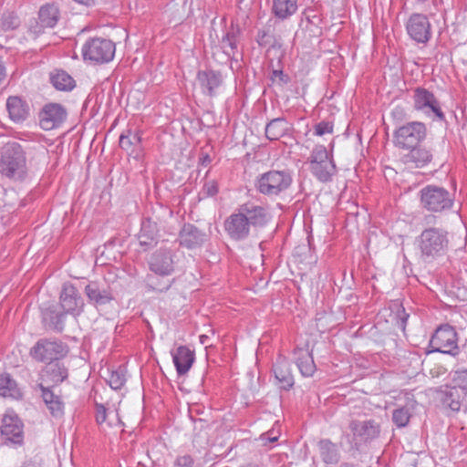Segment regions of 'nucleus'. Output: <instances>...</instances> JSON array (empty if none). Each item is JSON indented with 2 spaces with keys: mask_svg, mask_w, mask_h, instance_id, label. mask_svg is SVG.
<instances>
[{
  "mask_svg": "<svg viewBox=\"0 0 467 467\" xmlns=\"http://www.w3.org/2000/svg\"><path fill=\"white\" fill-rule=\"evenodd\" d=\"M449 245V233L443 228H426L418 237L420 257L427 264L443 258L448 253Z\"/></svg>",
  "mask_w": 467,
  "mask_h": 467,
  "instance_id": "f257e3e1",
  "label": "nucleus"
},
{
  "mask_svg": "<svg viewBox=\"0 0 467 467\" xmlns=\"http://www.w3.org/2000/svg\"><path fill=\"white\" fill-rule=\"evenodd\" d=\"M420 206L433 214H444L454 206V194L443 186L427 184L418 192Z\"/></svg>",
  "mask_w": 467,
  "mask_h": 467,
  "instance_id": "f03ea898",
  "label": "nucleus"
},
{
  "mask_svg": "<svg viewBox=\"0 0 467 467\" xmlns=\"http://www.w3.org/2000/svg\"><path fill=\"white\" fill-rule=\"evenodd\" d=\"M293 183V172L288 169L269 170L254 181L255 190L262 195L274 198L285 193Z\"/></svg>",
  "mask_w": 467,
  "mask_h": 467,
  "instance_id": "7ed1b4c3",
  "label": "nucleus"
},
{
  "mask_svg": "<svg viewBox=\"0 0 467 467\" xmlns=\"http://www.w3.org/2000/svg\"><path fill=\"white\" fill-rule=\"evenodd\" d=\"M0 171L4 176L16 181L26 177L27 173L26 152L19 143L14 141L4 147L0 157Z\"/></svg>",
  "mask_w": 467,
  "mask_h": 467,
  "instance_id": "20e7f679",
  "label": "nucleus"
},
{
  "mask_svg": "<svg viewBox=\"0 0 467 467\" xmlns=\"http://www.w3.org/2000/svg\"><path fill=\"white\" fill-rule=\"evenodd\" d=\"M307 164L311 174L323 183L332 182L337 172L333 153L329 152L324 145H316L313 148Z\"/></svg>",
  "mask_w": 467,
  "mask_h": 467,
  "instance_id": "39448f33",
  "label": "nucleus"
},
{
  "mask_svg": "<svg viewBox=\"0 0 467 467\" xmlns=\"http://www.w3.org/2000/svg\"><path fill=\"white\" fill-rule=\"evenodd\" d=\"M427 137L426 124L421 121H409L398 127L393 132V144L399 150H407L420 145Z\"/></svg>",
  "mask_w": 467,
  "mask_h": 467,
  "instance_id": "423d86ee",
  "label": "nucleus"
},
{
  "mask_svg": "<svg viewBox=\"0 0 467 467\" xmlns=\"http://www.w3.org/2000/svg\"><path fill=\"white\" fill-rule=\"evenodd\" d=\"M83 59L94 65L110 62L115 56V44L107 38L93 37L88 39L81 48Z\"/></svg>",
  "mask_w": 467,
  "mask_h": 467,
  "instance_id": "0eeeda50",
  "label": "nucleus"
},
{
  "mask_svg": "<svg viewBox=\"0 0 467 467\" xmlns=\"http://www.w3.org/2000/svg\"><path fill=\"white\" fill-rule=\"evenodd\" d=\"M413 109L421 112L427 117L434 118L439 121H446L441 103L433 92L429 89L417 87L413 89L412 95Z\"/></svg>",
  "mask_w": 467,
  "mask_h": 467,
  "instance_id": "6e6552de",
  "label": "nucleus"
},
{
  "mask_svg": "<svg viewBox=\"0 0 467 467\" xmlns=\"http://www.w3.org/2000/svg\"><path fill=\"white\" fill-rule=\"evenodd\" d=\"M0 436L3 444L20 447L24 444V423L13 410H7L2 418Z\"/></svg>",
  "mask_w": 467,
  "mask_h": 467,
  "instance_id": "1a4fd4ad",
  "label": "nucleus"
},
{
  "mask_svg": "<svg viewBox=\"0 0 467 467\" xmlns=\"http://www.w3.org/2000/svg\"><path fill=\"white\" fill-rule=\"evenodd\" d=\"M67 346L59 340L41 338L30 348L29 354L38 362H53L67 354Z\"/></svg>",
  "mask_w": 467,
  "mask_h": 467,
  "instance_id": "9d476101",
  "label": "nucleus"
},
{
  "mask_svg": "<svg viewBox=\"0 0 467 467\" xmlns=\"http://www.w3.org/2000/svg\"><path fill=\"white\" fill-rule=\"evenodd\" d=\"M176 263L177 251L166 246H161L153 252L148 261L150 270L160 275H171Z\"/></svg>",
  "mask_w": 467,
  "mask_h": 467,
  "instance_id": "9b49d317",
  "label": "nucleus"
},
{
  "mask_svg": "<svg viewBox=\"0 0 467 467\" xmlns=\"http://www.w3.org/2000/svg\"><path fill=\"white\" fill-rule=\"evenodd\" d=\"M405 27L410 39L417 44L426 45L432 37V26L424 14H411L406 22Z\"/></svg>",
  "mask_w": 467,
  "mask_h": 467,
  "instance_id": "f8f14e48",
  "label": "nucleus"
},
{
  "mask_svg": "<svg viewBox=\"0 0 467 467\" xmlns=\"http://www.w3.org/2000/svg\"><path fill=\"white\" fill-rule=\"evenodd\" d=\"M458 337L455 329L448 325L440 326L431 338L434 351L455 356L458 353Z\"/></svg>",
  "mask_w": 467,
  "mask_h": 467,
  "instance_id": "ddd939ff",
  "label": "nucleus"
},
{
  "mask_svg": "<svg viewBox=\"0 0 467 467\" xmlns=\"http://www.w3.org/2000/svg\"><path fill=\"white\" fill-rule=\"evenodd\" d=\"M223 228L230 239L244 241L249 237L251 226L238 208L223 223Z\"/></svg>",
  "mask_w": 467,
  "mask_h": 467,
  "instance_id": "4468645a",
  "label": "nucleus"
},
{
  "mask_svg": "<svg viewBox=\"0 0 467 467\" xmlns=\"http://www.w3.org/2000/svg\"><path fill=\"white\" fill-rule=\"evenodd\" d=\"M237 208L246 217V221L251 227H264L272 218L268 206L257 204L251 201L239 205Z\"/></svg>",
  "mask_w": 467,
  "mask_h": 467,
  "instance_id": "2eb2a0df",
  "label": "nucleus"
},
{
  "mask_svg": "<svg viewBox=\"0 0 467 467\" xmlns=\"http://www.w3.org/2000/svg\"><path fill=\"white\" fill-rule=\"evenodd\" d=\"M208 241L205 232L192 223H184L178 234L177 242L180 246L188 250L201 248Z\"/></svg>",
  "mask_w": 467,
  "mask_h": 467,
  "instance_id": "dca6fc26",
  "label": "nucleus"
},
{
  "mask_svg": "<svg viewBox=\"0 0 467 467\" xmlns=\"http://www.w3.org/2000/svg\"><path fill=\"white\" fill-rule=\"evenodd\" d=\"M348 428L357 442L371 441L380 433V426L374 420H353L349 422Z\"/></svg>",
  "mask_w": 467,
  "mask_h": 467,
  "instance_id": "f3484780",
  "label": "nucleus"
},
{
  "mask_svg": "<svg viewBox=\"0 0 467 467\" xmlns=\"http://www.w3.org/2000/svg\"><path fill=\"white\" fill-rule=\"evenodd\" d=\"M67 111L57 103L47 104L39 112V124L45 130L58 128L66 119Z\"/></svg>",
  "mask_w": 467,
  "mask_h": 467,
  "instance_id": "a211bd4d",
  "label": "nucleus"
},
{
  "mask_svg": "<svg viewBox=\"0 0 467 467\" xmlns=\"http://www.w3.org/2000/svg\"><path fill=\"white\" fill-rule=\"evenodd\" d=\"M273 372L276 384L281 389L289 390L295 385V379L292 374L291 364L283 356H278L273 365Z\"/></svg>",
  "mask_w": 467,
  "mask_h": 467,
  "instance_id": "6ab92c4d",
  "label": "nucleus"
},
{
  "mask_svg": "<svg viewBox=\"0 0 467 467\" xmlns=\"http://www.w3.org/2000/svg\"><path fill=\"white\" fill-rule=\"evenodd\" d=\"M407 150L408 152L402 156L401 161L410 168H424L429 165L433 159L431 150L422 147L420 144Z\"/></svg>",
  "mask_w": 467,
  "mask_h": 467,
  "instance_id": "aec40b11",
  "label": "nucleus"
},
{
  "mask_svg": "<svg viewBox=\"0 0 467 467\" xmlns=\"http://www.w3.org/2000/svg\"><path fill=\"white\" fill-rule=\"evenodd\" d=\"M68 377V369L64 363L56 360L49 362L41 373V382L43 385L47 384V387L57 386L66 380Z\"/></svg>",
  "mask_w": 467,
  "mask_h": 467,
  "instance_id": "412c9836",
  "label": "nucleus"
},
{
  "mask_svg": "<svg viewBox=\"0 0 467 467\" xmlns=\"http://www.w3.org/2000/svg\"><path fill=\"white\" fill-rule=\"evenodd\" d=\"M140 246L147 251L158 244L159 228L157 223L150 218L143 219L138 234Z\"/></svg>",
  "mask_w": 467,
  "mask_h": 467,
  "instance_id": "4be33fe9",
  "label": "nucleus"
},
{
  "mask_svg": "<svg viewBox=\"0 0 467 467\" xmlns=\"http://www.w3.org/2000/svg\"><path fill=\"white\" fill-rule=\"evenodd\" d=\"M37 388L41 391V397L45 402L49 413L56 419L64 416L65 405L59 395L54 393L50 387H46L43 383H38Z\"/></svg>",
  "mask_w": 467,
  "mask_h": 467,
  "instance_id": "5701e85b",
  "label": "nucleus"
},
{
  "mask_svg": "<svg viewBox=\"0 0 467 467\" xmlns=\"http://www.w3.org/2000/svg\"><path fill=\"white\" fill-rule=\"evenodd\" d=\"M171 354L177 374L179 376L185 375L194 362V352L186 346H180L172 350Z\"/></svg>",
  "mask_w": 467,
  "mask_h": 467,
  "instance_id": "b1692460",
  "label": "nucleus"
},
{
  "mask_svg": "<svg viewBox=\"0 0 467 467\" xmlns=\"http://www.w3.org/2000/svg\"><path fill=\"white\" fill-rule=\"evenodd\" d=\"M65 317L66 315L57 305H50L42 308V320L48 329L62 332L65 327Z\"/></svg>",
  "mask_w": 467,
  "mask_h": 467,
  "instance_id": "393cba45",
  "label": "nucleus"
},
{
  "mask_svg": "<svg viewBox=\"0 0 467 467\" xmlns=\"http://www.w3.org/2000/svg\"><path fill=\"white\" fill-rule=\"evenodd\" d=\"M437 399L444 410L458 412L462 403V396L455 388L446 386L437 391Z\"/></svg>",
  "mask_w": 467,
  "mask_h": 467,
  "instance_id": "a878e982",
  "label": "nucleus"
},
{
  "mask_svg": "<svg viewBox=\"0 0 467 467\" xmlns=\"http://www.w3.org/2000/svg\"><path fill=\"white\" fill-rule=\"evenodd\" d=\"M197 80L202 92L210 97L215 95V89L222 84V75L214 70H200Z\"/></svg>",
  "mask_w": 467,
  "mask_h": 467,
  "instance_id": "bb28decb",
  "label": "nucleus"
},
{
  "mask_svg": "<svg viewBox=\"0 0 467 467\" xmlns=\"http://www.w3.org/2000/svg\"><path fill=\"white\" fill-rule=\"evenodd\" d=\"M84 305V298L80 294H60L57 306L65 315H79Z\"/></svg>",
  "mask_w": 467,
  "mask_h": 467,
  "instance_id": "cd10ccee",
  "label": "nucleus"
},
{
  "mask_svg": "<svg viewBox=\"0 0 467 467\" xmlns=\"http://www.w3.org/2000/svg\"><path fill=\"white\" fill-rule=\"evenodd\" d=\"M60 17L58 6L55 4H47L38 11V24L41 28H53Z\"/></svg>",
  "mask_w": 467,
  "mask_h": 467,
  "instance_id": "c85d7f7f",
  "label": "nucleus"
},
{
  "mask_svg": "<svg viewBox=\"0 0 467 467\" xmlns=\"http://www.w3.org/2000/svg\"><path fill=\"white\" fill-rule=\"evenodd\" d=\"M240 29L231 26L221 40V47L228 57H234L238 53V42L240 39Z\"/></svg>",
  "mask_w": 467,
  "mask_h": 467,
  "instance_id": "c756f323",
  "label": "nucleus"
},
{
  "mask_svg": "<svg viewBox=\"0 0 467 467\" xmlns=\"http://www.w3.org/2000/svg\"><path fill=\"white\" fill-rule=\"evenodd\" d=\"M297 1L298 0H272V13L276 18L285 20L297 11Z\"/></svg>",
  "mask_w": 467,
  "mask_h": 467,
  "instance_id": "7c9ffc66",
  "label": "nucleus"
},
{
  "mask_svg": "<svg viewBox=\"0 0 467 467\" xmlns=\"http://www.w3.org/2000/svg\"><path fill=\"white\" fill-rule=\"evenodd\" d=\"M6 109L11 119L16 122L25 120L28 115V106L19 97H9L6 101Z\"/></svg>",
  "mask_w": 467,
  "mask_h": 467,
  "instance_id": "2f4dec72",
  "label": "nucleus"
},
{
  "mask_svg": "<svg viewBox=\"0 0 467 467\" xmlns=\"http://www.w3.org/2000/svg\"><path fill=\"white\" fill-rule=\"evenodd\" d=\"M49 79L53 87L60 91H70L76 86L74 78L62 69H55L50 72Z\"/></svg>",
  "mask_w": 467,
  "mask_h": 467,
  "instance_id": "473e14b6",
  "label": "nucleus"
},
{
  "mask_svg": "<svg viewBox=\"0 0 467 467\" xmlns=\"http://www.w3.org/2000/svg\"><path fill=\"white\" fill-rule=\"evenodd\" d=\"M319 454L326 464H337L339 462L340 454L337 444L328 439L321 440L317 444Z\"/></svg>",
  "mask_w": 467,
  "mask_h": 467,
  "instance_id": "72a5a7b5",
  "label": "nucleus"
},
{
  "mask_svg": "<svg viewBox=\"0 0 467 467\" xmlns=\"http://www.w3.org/2000/svg\"><path fill=\"white\" fill-rule=\"evenodd\" d=\"M0 396L15 400H18L22 397V393L16 380L7 373L0 374Z\"/></svg>",
  "mask_w": 467,
  "mask_h": 467,
  "instance_id": "f704fd0d",
  "label": "nucleus"
},
{
  "mask_svg": "<svg viewBox=\"0 0 467 467\" xmlns=\"http://www.w3.org/2000/svg\"><path fill=\"white\" fill-rule=\"evenodd\" d=\"M288 124L285 118H275L269 121L265 127V137L269 140H277L286 134Z\"/></svg>",
  "mask_w": 467,
  "mask_h": 467,
  "instance_id": "c9c22d12",
  "label": "nucleus"
},
{
  "mask_svg": "<svg viewBox=\"0 0 467 467\" xmlns=\"http://www.w3.org/2000/svg\"><path fill=\"white\" fill-rule=\"evenodd\" d=\"M296 366L303 377H312L317 369L312 354L305 350L298 351Z\"/></svg>",
  "mask_w": 467,
  "mask_h": 467,
  "instance_id": "e433bc0d",
  "label": "nucleus"
},
{
  "mask_svg": "<svg viewBox=\"0 0 467 467\" xmlns=\"http://www.w3.org/2000/svg\"><path fill=\"white\" fill-rule=\"evenodd\" d=\"M97 292L98 287L86 278H75L73 280L65 282L62 285L61 292Z\"/></svg>",
  "mask_w": 467,
  "mask_h": 467,
  "instance_id": "4c0bfd02",
  "label": "nucleus"
},
{
  "mask_svg": "<svg viewBox=\"0 0 467 467\" xmlns=\"http://www.w3.org/2000/svg\"><path fill=\"white\" fill-rule=\"evenodd\" d=\"M141 134L140 132H132L131 130H127L126 133H122L119 136V147L126 150L130 151L132 153L135 148H140L141 144Z\"/></svg>",
  "mask_w": 467,
  "mask_h": 467,
  "instance_id": "58836bf2",
  "label": "nucleus"
},
{
  "mask_svg": "<svg viewBox=\"0 0 467 467\" xmlns=\"http://www.w3.org/2000/svg\"><path fill=\"white\" fill-rule=\"evenodd\" d=\"M20 26V19L15 11L6 10L0 17V26L5 32L16 29Z\"/></svg>",
  "mask_w": 467,
  "mask_h": 467,
  "instance_id": "ea45409f",
  "label": "nucleus"
},
{
  "mask_svg": "<svg viewBox=\"0 0 467 467\" xmlns=\"http://www.w3.org/2000/svg\"><path fill=\"white\" fill-rule=\"evenodd\" d=\"M451 388L457 389L462 391L464 396L467 394V369H459L451 373Z\"/></svg>",
  "mask_w": 467,
  "mask_h": 467,
  "instance_id": "a19ab883",
  "label": "nucleus"
},
{
  "mask_svg": "<svg viewBox=\"0 0 467 467\" xmlns=\"http://www.w3.org/2000/svg\"><path fill=\"white\" fill-rule=\"evenodd\" d=\"M392 313L395 315V319L397 322V326L402 330L405 331L407 321L410 317V314H408L401 303L395 302L390 306Z\"/></svg>",
  "mask_w": 467,
  "mask_h": 467,
  "instance_id": "79ce46f5",
  "label": "nucleus"
},
{
  "mask_svg": "<svg viewBox=\"0 0 467 467\" xmlns=\"http://www.w3.org/2000/svg\"><path fill=\"white\" fill-rule=\"evenodd\" d=\"M256 42L262 47H275L276 39L271 29H259L256 35Z\"/></svg>",
  "mask_w": 467,
  "mask_h": 467,
  "instance_id": "37998d69",
  "label": "nucleus"
},
{
  "mask_svg": "<svg viewBox=\"0 0 467 467\" xmlns=\"http://www.w3.org/2000/svg\"><path fill=\"white\" fill-rule=\"evenodd\" d=\"M410 416L409 408L400 407L393 410L392 421L398 428H403L408 425Z\"/></svg>",
  "mask_w": 467,
  "mask_h": 467,
  "instance_id": "c03bdc74",
  "label": "nucleus"
},
{
  "mask_svg": "<svg viewBox=\"0 0 467 467\" xmlns=\"http://www.w3.org/2000/svg\"><path fill=\"white\" fill-rule=\"evenodd\" d=\"M108 382L111 389L116 390L120 389L126 382V377L124 372L120 369L112 371L109 374Z\"/></svg>",
  "mask_w": 467,
  "mask_h": 467,
  "instance_id": "a18cd8bd",
  "label": "nucleus"
},
{
  "mask_svg": "<svg viewBox=\"0 0 467 467\" xmlns=\"http://www.w3.org/2000/svg\"><path fill=\"white\" fill-rule=\"evenodd\" d=\"M88 302L92 304L94 306L99 308V306L106 305L110 302L113 298L110 296V294H86Z\"/></svg>",
  "mask_w": 467,
  "mask_h": 467,
  "instance_id": "49530a36",
  "label": "nucleus"
},
{
  "mask_svg": "<svg viewBox=\"0 0 467 467\" xmlns=\"http://www.w3.org/2000/svg\"><path fill=\"white\" fill-rule=\"evenodd\" d=\"M334 125L330 121H320L315 126V135L323 136L325 134H331L333 132Z\"/></svg>",
  "mask_w": 467,
  "mask_h": 467,
  "instance_id": "de8ad7c7",
  "label": "nucleus"
},
{
  "mask_svg": "<svg viewBox=\"0 0 467 467\" xmlns=\"http://www.w3.org/2000/svg\"><path fill=\"white\" fill-rule=\"evenodd\" d=\"M218 183L214 181H208L202 187V193L205 197H212L218 193Z\"/></svg>",
  "mask_w": 467,
  "mask_h": 467,
  "instance_id": "09e8293b",
  "label": "nucleus"
},
{
  "mask_svg": "<svg viewBox=\"0 0 467 467\" xmlns=\"http://www.w3.org/2000/svg\"><path fill=\"white\" fill-rule=\"evenodd\" d=\"M194 460L189 454L179 455L175 462L174 467H193Z\"/></svg>",
  "mask_w": 467,
  "mask_h": 467,
  "instance_id": "8fccbe9b",
  "label": "nucleus"
},
{
  "mask_svg": "<svg viewBox=\"0 0 467 467\" xmlns=\"http://www.w3.org/2000/svg\"><path fill=\"white\" fill-rule=\"evenodd\" d=\"M271 79L275 81L278 79V84L283 86L290 81L288 75L285 74L283 70H273Z\"/></svg>",
  "mask_w": 467,
  "mask_h": 467,
  "instance_id": "3c124183",
  "label": "nucleus"
},
{
  "mask_svg": "<svg viewBox=\"0 0 467 467\" xmlns=\"http://www.w3.org/2000/svg\"><path fill=\"white\" fill-rule=\"evenodd\" d=\"M96 421L99 424H102L106 421L107 419V410L106 408L101 404H97L96 406Z\"/></svg>",
  "mask_w": 467,
  "mask_h": 467,
  "instance_id": "603ef678",
  "label": "nucleus"
},
{
  "mask_svg": "<svg viewBox=\"0 0 467 467\" xmlns=\"http://www.w3.org/2000/svg\"><path fill=\"white\" fill-rule=\"evenodd\" d=\"M22 467H43V459L40 455H35L34 457L26 460Z\"/></svg>",
  "mask_w": 467,
  "mask_h": 467,
  "instance_id": "864d4df0",
  "label": "nucleus"
},
{
  "mask_svg": "<svg viewBox=\"0 0 467 467\" xmlns=\"http://www.w3.org/2000/svg\"><path fill=\"white\" fill-rule=\"evenodd\" d=\"M260 439L263 441L264 444L265 445L267 442H275L278 440V435L275 434V431L271 430L265 433H263L260 436Z\"/></svg>",
  "mask_w": 467,
  "mask_h": 467,
  "instance_id": "5fc2aeb1",
  "label": "nucleus"
},
{
  "mask_svg": "<svg viewBox=\"0 0 467 467\" xmlns=\"http://www.w3.org/2000/svg\"><path fill=\"white\" fill-rule=\"evenodd\" d=\"M391 116L396 120H402L405 117V111L401 107H395L391 111Z\"/></svg>",
  "mask_w": 467,
  "mask_h": 467,
  "instance_id": "6e6d98bb",
  "label": "nucleus"
},
{
  "mask_svg": "<svg viewBox=\"0 0 467 467\" xmlns=\"http://www.w3.org/2000/svg\"><path fill=\"white\" fill-rule=\"evenodd\" d=\"M200 161H201L202 165L207 166L208 164L211 163L212 159L208 154H204L200 158Z\"/></svg>",
  "mask_w": 467,
  "mask_h": 467,
  "instance_id": "4d7b16f0",
  "label": "nucleus"
},
{
  "mask_svg": "<svg viewBox=\"0 0 467 467\" xmlns=\"http://www.w3.org/2000/svg\"><path fill=\"white\" fill-rule=\"evenodd\" d=\"M76 3H78L80 5L89 6L95 3V0H74Z\"/></svg>",
  "mask_w": 467,
  "mask_h": 467,
  "instance_id": "13d9d810",
  "label": "nucleus"
},
{
  "mask_svg": "<svg viewBox=\"0 0 467 467\" xmlns=\"http://www.w3.org/2000/svg\"><path fill=\"white\" fill-rule=\"evenodd\" d=\"M5 77V68L2 63V61L0 60V83L4 80Z\"/></svg>",
  "mask_w": 467,
  "mask_h": 467,
  "instance_id": "bf43d9fd",
  "label": "nucleus"
},
{
  "mask_svg": "<svg viewBox=\"0 0 467 467\" xmlns=\"http://www.w3.org/2000/svg\"><path fill=\"white\" fill-rule=\"evenodd\" d=\"M208 340H209V337L208 336H206V335H201L200 336V342H201V344L204 345V344H206L208 342Z\"/></svg>",
  "mask_w": 467,
  "mask_h": 467,
  "instance_id": "052dcab7",
  "label": "nucleus"
},
{
  "mask_svg": "<svg viewBox=\"0 0 467 467\" xmlns=\"http://www.w3.org/2000/svg\"><path fill=\"white\" fill-rule=\"evenodd\" d=\"M169 288V285L166 286V287H162V288H154L155 290H157L158 292H163V290L165 289H168Z\"/></svg>",
  "mask_w": 467,
  "mask_h": 467,
  "instance_id": "680f3d73",
  "label": "nucleus"
},
{
  "mask_svg": "<svg viewBox=\"0 0 467 467\" xmlns=\"http://www.w3.org/2000/svg\"><path fill=\"white\" fill-rule=\"evenodd\" d=\"M340 467H354L352 464L349 463H342Z\"/></svg>",
  "mask_w": 467,
  "mask_h": 467,
  "instance_id": "e2e57ef3",
  "label": "nucleus"
},
{
  "mask_svg": "<svg viewBox=\"0 0 467 467\" xmlns=\"http://www.w3.org/2000/svg\"><path fill=\"white\" fill-rule=\"evenodd\" d=\"M466 396H467V393H466Z\"/></svg>",
  "mask_w": 467,
  "mask_h": 467,
  "instance_id": "0e129e2a",
  "label": "nucleus"
}]
</instances>
